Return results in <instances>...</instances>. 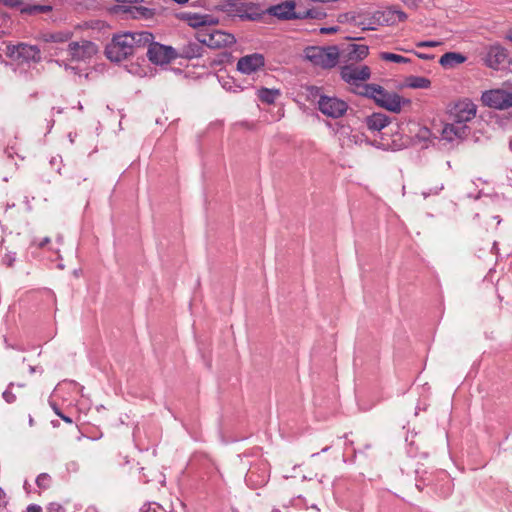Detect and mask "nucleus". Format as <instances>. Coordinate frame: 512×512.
I'll return each mask as SVG.
<instances>
[{
  "instance_id": "e433bc0d",
  "label": "nucleus",
  "mask_w": 512,
  "mask_h": 512,
  "mask_svg": "<svg viewBox=\"0 0 512 512\" xmlns=\"http://www.w3.org/2000/svg\"><path fill=\"white\" fill-rule=\"evenodd\" d=\"M25 512H43V509L38 504H30L27 506Z\"/></svg>"
},
{
  "instance_id": "473e14b6",
  "label": "nucleus",
  "mask_w": 512,
  "mask_h": 512,
  "mask_svg": "<svg viewBox=\"0 0 512 512\" xmlns=\"http://www.w3.org/2000/svg\"><path fill=\"white\" fill-rule=\"evenodd\" d=\"M63 244V237L61 235H57L55 238V242L53 245L49 246L48 249L55 253H58L60 250V246Z\"/></svg>"
},
{
  "instance_id": "c9c22d12",
  "label": "nucleus",
  "mask_w": 512,
  "mask_h": 512,
  "mask_svg": "<svg viewBox=\"0 0 512 512\" xmlns=\"http://www.w3.org/2000/svg\"><path fill=\"white\" fill-rule=\"evenodd\" d=\"M339 31V27L333 26V27H322L320 29V33L322 34H333Z\"/></svg>"
},
{
  "instance_id": "0eeeda50",
  "label": "nucleus",
  "mask_w": 512,
  "mask_h": 512,
  "mask_svg": "<svg viewBox=\"0 0 512 512\" xmlns=\"http://www.w3.org/2000/svg\"><path fill=\"white\" fill-rule=\"evenodd\" d=\"M482 61L488 68L498 70L509 61L508 51L500 44H492L485 48Z\"/></svg>"
},
{
  "instance_id": "b1692460",
  "label": "nucleus",
  "mask_w": 512,
  "mask_h": 512,
  "mask_svg": "<svg viewBox=\"0 0 512 512\" xmlns=\"http://www.w3.org/2000/svg\"><path fill=\"white\" fill-rule=\"evenodd\" d=\"M258 98L267 104H273L275 100L280 96L278 89L261 88L257 92Z\"/></svg>"
},
{
  "instance_id": "f8f14e48",
  "label": "nucleus",
  "mask_w": 512,
  "mask_h": 512,
  "mask_svg": "<svg viewBox=\"0 0 512 512\" xmlns=\"http://www.w3.org/2000/svg\"><path fill=\"white\" fill-rule=\"evenodd\" d=\"M477 106L469 99H464L457 102L450 111V116L453 121L461 124H466L475 118Z\"/></svg>"
},
{
  "instance_id": "09e8293b",
  "label": "nucleus",
  "mask_w": 512,
  "mask_h": 512,
  "mask_svg": "<svg viewBox=\"0 0 512 512\" xmlns=\"http://www.w3.org/2000/svg\"><path fill=\"white\" fill-rule=\"evenodd\" d=\"M272 512H278V511H276V510H273Z\"/></svg>"
},
{
  "instance_id": "4468645a",
  "label": "nucleus",
  "mask_w": 512,
  "mask_h": 512,
  "mask_svg": "<svg viewBox=\"0 0 512 512\" xmlns=\"http://www.w3.org/2000/svg\"><path fill=\"white\" fill-rule=\"evenodd\" d=\"M372 18L379 25H394L397 22H404L407 19V14L395 6H390L375 12Z\"/></svg>"
},
{
  "instance_id": "4be33fe9",
  "label": "nucleus",
  "mask_w": 512,
  "mask_h": 512,
  "mask_svg": "<svg viewBox=\"0 0 512 512\" xmlns=\"http://www.w3.org/2000/svg\"><path fill=\"white\" fill-rule=\"evenodd\" d=\"M365 123L371 131H381L390 123V118L383 113H373L368 116Z\"/></svg>"
},
{
  "instance_id": "2eb2a0df",
  "label": "nucleus",
  "mask_w": 512,
  "mask_h": 512,
  "mask_svg": "<svg viewBox=\"0 0 512 512\" xmlns=\"http://www.w3.org/2000/svg\"><path fill=\"white\" fill-rule=\"evenodd\" d=\"M265 65L264 56L260 53H253L241 57L237 62V70L243 74L250 75Z\"/></svg>"
},
{
  "instance_id": "c03bdc74",
  "label": "nucleus",
  "mask_w": 512,
  "mask_h": 512,
  "mask_svg": "<svg viewBox=\"0 0 512 512\" xmlns=\"http://www.w3.org/2000/svg\"><path fill=\"white\" fill-rule=\"evenodd\" d=\"M86 512H98L95 507H90L86 510Z\"/></svg>"
},
{
  "instance_id": "a211bd4d",
  "label": "nucleus",
  "mask_w": 512,
  "mask_h": 512,
  "mask_svg": "<svg viewBox=\"0 0 512 512\" xmlns=\"http://www.w3.org/2000/svg\"><path fill=\"white\" fill-rule=\"evenodd\" d=\"M201 43L197 41H189L183 46H181L178 50H176V59L184 58V59H193L200 57L202 55V46Z\"/></svg>"
},
{
  "instance_id": "79ce46f5",
  "label": "nucleus",
  "mask_w": 512,
  "mask_h": 512,
  "mask_svg": "<svg viewBox=\"0 0 512 512\" xmlns=\"http://www.w3.org/2000/svg\"><path fill=\"white\" fill-rule=\"evenodd\" d=\"M347 17H348V15H347V14L340 15V16L338 17V21H339V22H344V21H345V19H347Z\"/></svg>"
},
{
  "instance_id": "49530a36",
  "label": "nucleus",
  "mask_w": 512,
  "mask_h": 512,
  "mask_svg": "<svg viewBox=\"0 0 512 512\" xmlns=\"http://www.w3.org/2000/svg\"><path fill=\"white\" fill-rule=\"evenodd\" d=\"M355 40H362L363 38L361 37H358V38H354Z\"/></svg>"
},
{
  "instance_id": "9d476101",
  "label": "nucleus",
  "mask_w": 512,
  "mask_h": 512,
  "mask_svg": "<svg viewBox=\"0 0 512 512\" xmlns=\"http://www.w3.org/2000/svg\"><path fill=\"white\" fill-rule=\"evenodd\" d=\"M147 57L156 65L168 64L176 59V49L153 41L148 48Z\"/></svg>"
},
{
  "instance_id": "cd10ccee",
  "label": "nucleus",
  "mask_w": 512,
  "mask_h": 512,
  "mask_svg": "<svg viewBox=\"0 0 512 512\" xmlns=\"http://www.w3.org/2000/svg\"><path fill=\"white\" fill-rule=\"evenodd\" d=\"M301 19H323L326 17V13L318 8L307 9L299 13Z\"/></svg>"
},
{
  "instance_id": "c756f323",
  "label": "nucleus",
  "mask_w": 512,
  "mask_h": 512,
  "mask_svg": "<svg viewBox=\"0 0 512 512\" xmlns=\"http://www.w3.org/2000/svg\"><path fill=\"white\" fill-rule=\"evenodd\" d=\"M135 10L137 13L136 17L151 18L154 15L153 10L146 7H136Z\"/></svg>"
},
{
  "instance_id": "7c9ffc66",
  "label": "nucleus",
  "mask_w": 512,
  "mask_h": 512,
  "mask_svg": "<svg viewBox=\"0 0 512 512\" xmlns=\"http://www.w3.org/2000/svg\"><path fill=\"white\" fill-rule=\"evenodd\" d=\"M49 244H51V238L50 237H44L40 240L34 239L32 241V246H35L37 248L43 249L47 247Z\"/></svg>"
},
{
  "instance_id": "5701e85b",
  "label": "nucleus",
  "mask_w": 512,
  "mask_h": 512,
  "mask_svg": "<svg viewBox=\"0 0 512 512\" xmlns=\"http://www.w3.org/2000/svg\"><path fill=\"white\" fill-rule=\"evenodd\" d=\"M406 85L413 89H428L431 86L430 79L423 76H409Z\"/></svg>"
},
{
  "instance_id": "9b49d317",
  "label": "nucleus",
  "mask_w": 512,
  "mask_h": 512,
  "mask_svg": "<svg viewBox=\"0 0 512 512\" xmlns=\"http://www.w3.org/2000/svg\"><path fill=\"white\" fill-rule=\"evenodd\" d=\"M97 51V45L88 40L73 41L68 45V53L75 61L90 59Z\"/></svg>"
},
{
  "instance_id": "aec40b11",
  "label": "nucleus",
  "mask_w": 512,
  "mask_h": 512,
  "mask_svg": "<svg viewBox=\"0 0 512 512\" xmlns=\"http://www.w3.org/2000/svg\"><path fill=\"white\" fill-rule=\"evenodd\" d=\"M188 24L193 27L197 28V31L200 29L208 28L211 25L217 24V20L214 19L211 15H200V14H189L187 16Z\"/></svg>"
},
{
  "instance_id": "a19ab883",
  "label": "nucleus",
  "mask_w": 512,
  "mask_h": 512,
  "mask_svg": "<svg viewBox=\"0 0 512 512\" xmlns=\"http://www.w3.org/2000/svg\"><path fill=\"white\" fill-rule=\"evenodd\" d=\"M57 414L64 420L66 421L67 423H72V420L69 418V417H66L62 414H60L59 412H57Z\"/></svg>"
},
{
  "instance_id": "6e6552de",
  "label": "nucleus",
  "mask_w": 512,
  "mask_h": 512,
  "mask_svg": "<svg viewBox=\"0 0 512 512\" xmlns=\"http://www.w3.org/2000/svg\"><path fill=\"white\" fill-rule=\"evenodd\" d=\"M318 109L325 116L336 119L346 113L348 104L337 97L321 95L318 100Z\"/></svg>"
},
{
  "instance_id": "dca6fc26",
  "label": "nucleus",
  "mask_w": 512,
  "mask_h": 512,
  "mask_svg": "<svg viewBox=\"0 0 512 512\" xmlns=\"http://www.w3.org/2000/svg\"><path fill=\"white\" fill-rule=\"evenodd\" d=\"M469 134V128L466 124L456 121L446 124L442 130V138L447 141L462 140Z\"/></svg>"
},
{
  "instance_id": "72a5a7b5",
  "label": "nucleus",
  "mask_w": 512,
  "mask_h": 512,
  "mask_svg": "<svg viewBox=\"0 0 512 512\" xmlns=\"http://www.w3.org/2000/svg\"><path fill=\"white\" fill-rule=\"evenodd\" d=\"M0 3L7 7H18L21 5V0H0Z\"/></svg>"
},
{
  "instance_id": "423d86ee",
  "label": "nucleus",
  "mask_w": 512,
  "mask_h": 512,
  "mask_svg": "<svg viewBox=\"0 0 512 512\" xmlns=\"http://www.w3.org/2000/svg\"><path fill=\"white\" fill-rule=\"evenodd\" d=\"M481 100L487 107L505 110L512 106V93L503 89H492L483 92Z\"/></svg>"
},
{
  "instance_id": "f704fd0d",
  "label": "nucleus",
  "mask_w": 512,
  "mask_h": 512,
  "mask_svg": "<svg viewBox=\"0 0 512 512\" xmlns=\"http://www.w3.org/2000/svg\"><path fill=\"white\" fill-rule=\"evenodd\" d=\"M408 8L416 9L423 0H401Z\"/></svg>"
},
{
  "instance_id": "a878e982",
  "label": "nucleus",
  "mask_w": 512,
  "mask_h": 512,
  "mask_svg": "<svg viewBox=\"0 0 512 512\" xmlns=\"http://www.w3.org/2000/svg\"><path fill=\"white\" fill-rule=\"evenodd\" d=\"M246 13L243 15V19L247 20H258L262 17V15L265 13L264 11L260 10L259 6L257 4H254L252 2H246L245 5Z\"/></svg>"
},
{
  "instance_id": "f03ea898",
  "label": "nucleus",
  "mask_w": 512,
  "mask_h": 512,
  "mask_svg": "<svg viewBox=\"0 0 512 512\" xmlns=\"http://www.w3.org/2000/svg\"><path fill=\"white\" fill-rule=\"evenodd\" d=\"M305 58L313 65L323 69L335 67L340 59V52L337 46H309L304 49Z\"/></svg>"
},
{
  "instance_id": "f257e3e1",
  "label": "nucleus",
  "mask_w": 512,
  "mask_h": 512,
  "mask_svg": "<svg viewBox=\"0 0 512 512\" xmlns=\"http://www.w3.org/2000/svg\"><path fill=\"white\" fill-rule=\"evenodd\" d=\"M358 93L373 99L377 105L393 113H399L403 104H410V100L395 92H388L378 84H365Z\"/></svg>"
},
{
  "instance_id": "a18cd8bd",
  "label": "nucleus",
  "mask_w": 512,
  "mask_h": 512,
  "mask_svg": "<svg viewBox=\"0 0 512 512\" xmlns=\"http://www.w3.org/2000/svg\"><path fill=\"white\" fill-rule=\"evenodd\" d=\"M29 423H30V425L33 424V419L32 418H30Z\"/></svg>"
},
{
  "instance_id": "412c9836",
  "label": "nucleus",
  "mask_w": 512,
  "mask_h": 512,
  "mask_svg": "<svg viewBox=\"0 0 512 512\" xmlns=\"http://www.w3.org/2000/svg\"><path fill=\"white\" fill-rule=\"evenodd\" d=\"M467 57L459 52H447L439 59V64L445 69H452L464 63Z\"/></svg>"
},
{
  "instance_id": "2f4dec72",
  "label": "nucleus",
  "mask_w": 512,
  "mask_h": 512,
  "mask_svg": "<svg viewBox=\"0 0 512 512\" xmlns=\"http://www.w3.org/2000/svg\"><path fill=\"white\" fill-rule=\"evenodd\" d=\"M441 44H442V42H440V41L429 40V41H420V42L416 43V46L419 48H426V47L433 48V47H438Z\"/></svg>"
},
{
  "instance_id": "39448f33",
  "label": "nucleus",
  "mask_w": 512,
  "mask_h": 512,
  "mask_svg": "<svg viewBox=\"0 0 512 512\" xmlns=\"http://www.w3.org/2000/svg\"><path fill=\"white\" fill-rule=\"evenodd\" d=\"M340 75L342 80L349 85L362 89V82L367 81L371 77V69L367 65L350 63L341 67Z\"/></svg>"
},
{
  "instance_id": "de8ad7c7",
  "label": "nucleus",
  "mask_w": 512,
  "mask_h": 512,
  "mask_svg": "<svg viewBox=\"0 0 512 512\" xmlns=\"http://www.w3.org/2000/svg\"><path fill=\"white\" fill-rule=\"evenodd\" d=\"M510 148H511V150H512V140L510 141Z\"/></svg>"
},
{
  "instance_id": "ea45409f",
  "label": "nucleus",
  "mask_w": 512,
  "mask_h": 512,
  "mask_svg": "<svg viewBox=\"0 0 512 512\" xmlns=\"http://www.w3.org/2000/svg\"><path fill=\"white\" fill-rule=\"evenodd\" d=\"M3 397L6 399L8 403H11L15 400V396L9 391H4Z\"/></svg>"
},
{
  "instance_id": "7ed1b4c3",
  "label": "nucleus",
  "mask_w": 512,
  "mask_h": 512,
  "mask_svg": "<svg viewBox=\"0 0 512 512\" xmlns=\"http://www.w3.org/2000/svg\"><path fill=\"white\" fill-rule=\"evenodd\" d=\"M195 37L198 42L211 49L229 47L236 42L234 35L217 30L214 25L196 31Z\"/></svg>"
},
{
  "instance_id": "c85d7f7f",
  "label": "nucleus",
  "mask_w": 512,
  "mask_h": 512,
  "mask_svg": "<svg viewBox=\"0 0 512 512\" xmlns=\"http://www.w3.org/2000/svg\"><path fill=\"white\" fill-rule=\"evenodd\" d=\"M50 482H51V478L46 473L40 474L36 479V483H37L38 487L41 489L49 488Z\"/></svg>"
},
{
  "instance_id": "bb28decb",
  "label": "nucleus",
  "mask_w": 512,
  "mask_h": 512,
  "mask_svg": "<svg viewBox=\"0 0 512 512\" xmlns=\"http://www.w3.org/2000/svg\"><path fill=\"white\" fill-rule=\"evenodd\" d=\"M379 57L383 61L395 62V63H410L409 58L391 52H381Z\"/></svg>"
},
{
  "instance_id": "6ab92c4d",
  "label": "nucleus",
  "mask_w": 512,
  "mask_h": 512,
  "mask_svg": "<svg viewBox=\"0 0 512 512\" xmlns=\"http://www.w3.org/2000/svg\"><path fill=\"white\" fill-rule=\"evenodd\" d=\"M130 38H132V48L134 53L140 48H150L154 41V36L148 31L130 32Z\"/></svg>"
},
{
  "instance_id": "f3484780",
  "label": "nucleus",
  "mask_w": 512,
  "mask_h": 512,
  "mask_svg": "<svg viewBox=\"0 0 512 512\" xmlns=\"http://www.w3.org/2000/svg\"><path fill=\"white\" fill-rule=\"evenodd\" d=\"M369 54V47L367 45L350 44L342 51L340 56L345 62L357 63L365 59Z\"/></svg>"
},
{
  "instance_id": "393cba45",
  "label": "nucleus",
  "mask_w": 512,
  "mask_h": 512,
  "mask_svg": "<svg viewBox=\"0 0 512 512\" xmlns=\"http://www.w3.org/2000/svg\"><path fill=\"white\" fill-rule=\"evenodd\" d=\"M246 2H240L239 0H226L225 7L230 13H233L243 19L244 13H246L245 6Z\"/></svg>"
},
{
  "instance_id": "1a4fd4ad",
  "label": "nucleus",
  "mask_w": 512,
  "mask_h": 512,
  "mask_svg": "<svg viewBox=\"0 0 512 512\" xmlns=\"http://www.w3.org/2000/svg\"><path fill=\"white\" fill-rule=\"evenodd\" d=\"M6 55L13 60L34 61L41 59L40 49L35 45L19 43L17 45H8Z\"/></svg>"
},
{
  "instance_id": "20e7f679",
  "label": "nucleus",
  "mask_w": 512,
  "mask_h": 512,
  "mask_svg": "<svg viewBox=\"0 0 512 512\" xmlns=\"http://www.w3.org/2000/svg\"><path fill=\"white\" fill-rule=\"evenodd\" d=\"M108 59L121 62L134 54L130 32L114 35L111 42L105 48Z\"/></svg>"
},
{
  "instance_id": "58836bf2",
  "label": "nucleus",
  "mask_w": 512,
  "mask_h": 512,
  "mask_svg": "<svg viewBox=\"0 0 512 512\" xmlns=\"http://www.w3.org/2000/svg\"><path fill=\"white\" fill-rule=\"evenodd\" d=\"M415 55L418 58L423 59V60H432V59H434V55H432V54H425V53L415 52Z\"/></svg>"
},
{
  "instance_id": "37998d69",
  "label": "nucleus",
  "mask_w": 512,
  "mask_h": 512,
  "mask_svg": "<svg viewBox=\"0 0 512 512\" xmlns=\"http://www.w3.org/2000/svg\"><path fill=\"white\" fill-rule=\"evenodd\" d=\"M506 38L512 42V29L509 31V33L507 34Z\"/></svg>"
},
{
  "instance_id": "4c0bfd02",
  "label": "nucleus",
  "mask_w": 512,
  "mask_h": 512,
  "mask_svg": "<svg viewBox=\"0 0 512 512\" xmlns=\"http://www.w3.org/2000/svg\"><path fill=\"white\" fill-rule=\"evenodd\" d=\"M374 23L375 22H369L368 24H366L364 22H359V23H357V25L361 26L363 31H366V30H374L375 27L372 26Z\"/></svg>"
},
{
  "instance_id": "ddd939ff",
  "label": "nucleus",
  "mask_w": 512,
  "mask_h": 512,
  "mask_svg": "<svg viewBox=\"0 0 512 512\" xmlns=\"http://www.w3.org/2000/svg\"><path fill=\"white\" fill-rule=\"evenodd\" d=\"M265 12L280 20L301 19V16H299L300 12L296 11V2L294 0H286L279 4L272 5L268 7Z\"/></svg>"
}]
</instances>
